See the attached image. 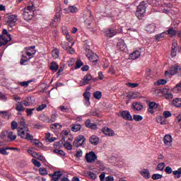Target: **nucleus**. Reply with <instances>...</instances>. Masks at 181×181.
Listing matches in <instances>:
<instances>
[{
    "mask_svg": "<svg viewBox=\"0 0 181 181\" xmlns=\"http://www.w3.org/2000/svg\"><path fill=\"white\" fill-rule=\"evenodd\" d=\"M86 177H90V179H93V180H95V179H97V175H95V173H94L91 171L86 173Z\"/></svg>",
    "mask_w": 181,
    "mask_h": 181,
    "instance_id": "nucleus-43",
    "label": "nucleus"
},
{
    "mask_svg": "<svg viewBox=\"0 0 181 181\" xmlns=\"http://www.w3.org/2000/svg\"><path fill=\"white\" fill-rule=\"evenodd\" d=\"M28 153H30V155L33 156V158H34L35 159H45L42 154L39 153H36L32 150H28Z\"/></svg>",
    "mask_w": 181,
    "mask_h": 181,
    "instance_id": "nucleus-20",
    "label": "nucleus"
},
{
    "mask_svg": "<svg viewBox=\"0 0 181 181\" xmlns=\"http://www.w3.org/2000/svg\"><path fill=\"white\" fill-rule=\"evenodd\" d=\"M90 97H91V93H90V91H86L83 93V98L85 100V104L86 105H90Z\"/></svg>",
    "mask_w": 181,
    "mask_h": 181,
    "instance_id": "nucleus-24",
    "label": "nucleus"
},
{
    "mask_svg": "<svg viewBox=\"0 0 181 181\" xmlns=\"http://www.w3.org/2000/svg\"><path fill=\"white\" fill-rule=\"evenodd\" d=\"M77 12H78V8L74 6L64 8V13H77Z\"/></svg>",
    "mask_w": 181,
    "mask_h": 181,
    "instance_id": "nucleus-12",
    "label": "nucleus"
},
{
    "mask_svg": "<svg viewBox=\"0 0 181 181\" xmlns=\"http://www.w3.org/2000/svg\"><path fill=\"white\" fill-rule=\"evenodd\" d=\"M117 47L121 52H125L127 50V45L124 40H119L117 42Z\"/></svg>",
    "mask_w": 181,
    "mask_h": 181,
    "instance_id": "nucleus-13",
    "label": "nucleus"
},
{
    "mask_svg": "<svg viewBox=\"0 0 181 181\" xmlns=\"http://www.w3.org/2000/svg\"><path fill=\"white\" fill-rule=\"evenodd\" d=\"M121 115L124 119H126V121H134L131 113H129L128 110L122 111Z\"/></svg>",
    "mask_w": 181,
    "mask_h": 181,
    "instance_id": "nucleus-11",
    "label": "nucleus"
},
{
    "mask_svg": "<svg viewBox=\"0 0 181 181\" xmlns=\"http://www.w3.org/2000/svg\"><path fill=\"white\" fill-rule=\"evenodd\" d=\"M32 83V81H23V82H18L19 86H21V87H29V84Z\"/></svg>",
    "mask_w": 181,
    "mask_h": 181,
    "instance_id": "nucleus-51",
    "label": "nucleus"
},
{
    "mask_svg": "<svg viewBox=\"0 0 181 181\" xmlns=\"http://www.w3.org/2000/svg\"><path fill=\"white\" fill-rule=\"evenodd\" d=\"M173 105L174 107H181V98H175L173 100Z\"/></svg>",
    "mask_w": 181,
    "mask_h": 181,
    "instance_id": "nucleus-41",
    "label": "nucleus"
},
{
    "mask_svg": "<svg viewBox=\"0 0 181 181\" xmlns=\"http://www.w3.org/2000/svg\"><path fill=\"white\" fill-rule=\"evenodd\" d=\"M83 22L87 29H91L93 28V23L94 22V17L91 14V11H87L83 14Z\"/></svg>",
    "mask_w": 181,
    "mask_h": 181,
    "instance_id": "nucleus-2",
    "label": "nucleus"
},
{
    "mask_svg": "<svg viewBox=\"0 0 181 181\" xmlns=\"http://www.w3.org/2000/svg\"><path fill=\"white\" fill-rule=\"evenodd\" d=\"M176 47H177V43L173 42L171 47V56L172 57H176L177 54V50Z\"/></svg>",
    "mask_w": 181,
    "mask_h": 181,
    "instance_id": "nucleus-28",
    "label": "nucleus"
},
{
    "mask_svg": "<svg viewBox=\"0 0 181 181\" xmlns=\"http://www.w3.org/2000/svg\"><path fill=\"white\" fill-rule=\"evenodd\" d=\"M93 97L96 100H101V97H103V93L101 91L98 90L93 93Z\"/></svg>",
    "mask_w": 181,
    "mask_h": 181,
    "instance_id": "nucleus-46",
    "label": "nucleus"
},
{
    "mask_svg": "<svg viewBox=\"0 0 181 181\" xmlns=\"http://www.w3.org/2000/svg\"><path fill=\"white\" fill-rule=\"evenodd\" d=\"M86 145V137L83 135L76 136L74 141L73 146L75 148H84Z\"/></svg>",
    "mask_w": 181,
    "mask_h": 181,
    "instance_id": "nucleus-6",
    "label": "nucleus"
},
{
    "mask_svg": "<svg viewBox=\"0 0 181 181\" xmlns=\"http://www.w3.org/2000/svg\"><path fill=\"white\" fill-rule=\"evenodd\" d=\"M40 121H42V122H45L47 124H49V117L48 116H46L45 115H41L39 116Z\"/></svg>",
    "mask_w": 181,
    "mask_h": 181,
    "instance_id": "nucleus-44",
    "label": "nucleus"
},
{
    "mask_svg": "<svg viewBox=\"0 0 181 181\" xmlns=\"http://www.w3.org/2000/svg\"><path fill=\"white\" fill-rule=\"evenodd\" d=\"M165 163H160L157 165L156 170H160L161 172L165 169Z\"/></svg>",
    "mask_w": 181,
    "mask_h": 181,
    "instance_id": "nucleus-54",
    "label": "nucleus"
},
{
    "mask_svg": "<svg viewBox=\"0 0 181 181\" xmlns=\"http://www.w3.org/2000/svg\"><path fill=\"white\" fill-rule=\"evenodd\" d=\"M162 177H163V175L160 174H153L152 175L153 180H158L159 179H162Z\"/></svg>",
    "mask_w": 181,
    "mask_h": 181,
    "instance_id": "nucleus-55",
    "label": "nucleus"
},
{
    "mask_svg": "<svg viewBox=\"0 0 181 181\" xmlns=\"http://www.w3.org/2000/svg\"><path fill=\"white\" fill-rule=\"evenodd\" d=\"M173 139L170 134H166L163 138V143L167 146V148H170L172 146V142Z\"/></svg>",
    "mask_w": 181,
    "mask_h": 181,
    "instance_id": "nucleus-8",
    "label": "nucleus"
},
{
    "mask_svg": "<svg viewBox=\"0 0 181 181\" xmlns=\"http://www.w3.org/2000/svg\"><path fill=\"white\" fill-rule=\"evenodd\" d=\"M148 107L150 110H156V108H158V104L155 102H151L148 104Z\"/></svg>",
    "mask_w": 181,
    "mask_h": 181,
    "instance_id": "nucleus-53",
    "label": "nucleus"
},
{
    "mask_svg": "<svg viewBox=\"0 0 181 181\" xmlns=\"http://www.w3.org/2000/svg\"><path fill=\"white\" fill-rule=\"evenodd\" d=\"M166 83H168V81H166L165 79H159L158 81H157L156 84L157 86H165Z\"/></svg>",
    "mask_w": 181,
    "mask_h": 181,
    "instance_id": "nucleus-57",
    "label": "nucleus"
},
{
    "mask_svg": "<svg viewBox=\"0 0 181 181\" xmlns=\"http://www.w3.org/2000/svg\"><path fill=\"white\" fill-rule=\"evenodd\" d=\"M85 125L87 128H90V129H97V124L95 123H91V120L87 119L85 122Z\"/></svg>",
    "mask_w": 181,
    "mask_h": 181,
    "instance_id": "nucleus-23",
    "label": "nucleus"
},
{
    "mask_svg": "<svg viewBox=\"0 0 181 181\" xmlns=\"http://www.w3.org/2000/svg\"><path fill=\"white\" fill-rule=\"evenodd\" d=\"M173 175H174L176 179H180L181 177V167L179 168L177 170L173 171Z\"/></svg>",
    "mask_w": 181,
    "mask_h": 181,
    "instance_id": "nucleus-37",
    "label": "nucleus"
},
{
    "mask_svg": "<svg viewBox=\"0 0 181 181\" xmlns=\"http://www.w3.org/2000/svg\"><path fill=\"white\" fill-rule=\"evenodd\" d=\"M167 35H169L170 37H173V36H176L177 35V30H175L173 27L169 28L165 31Z\"/></svg>",
    "mask_w": 181,
    "mask_h": 181,
    "instance_id": "nucleus-27",
    "label": "nucleus"
},
{
    "mask_svg": "<svg viewBox=\"0 0 181 181\" xmlns=\"http://www.w3.org/2000/svg\"><path fill=\"white\" fill-rule=\"evenodd\" d=\"M92 79L93 76H91V74H87L81 81V84H82V86H87V84L90 83V81H91Z\"/></svg>",
    "mask_w": 181,
    "mask_h": 181,
    "instance_id": "nucleus-9",
    "label": "nucleus"
},
{
    "mask_svg": "<svg viewBox=\"0 0 181 181\" xmlns=\"http://www.w3.org/2000/svg\"><path fill=\"white\" fill-rule=\"evenodd\" d=\"M32 163H33V165L36 166V168H40V166H42V164H40V162H39L36 159H32Z\"/></svg>",
    "mask_w": 181,
    "mask_h": 181,
    "instance_id": "nucleus-59",
    "label": "nucleus"
},
{
    "mask_svg": "<svg viewBox=\"0 0 181 181\" xmlns=\"http://www.w3.org/2000/svg\"><path fill=\"white\" fill-rule=\"evenodd\" d=\"M141 56V52L136 50L129 55L130 60H136Z\"/></svg>",
    "mask_w": 181,
    "mask_h": 181,
    "instance_id": "nucleus-22",
    "label": "nucleus"
},
{
    "mask_svg": "<svg viewBox=\"0 0 181 181\" xmlns=\"http://www.w3.org/2000/svg\"><path fill=\"white\" fill-rule=\"evenodd\" d=\"M64 146L66 149H67L68 151H71L73 149V146L71 145V144H70V142L66 141L64 144Z\"/></svg>",
    "mask_w": 181,
    "mask_h": 181,
    "instance_id": "nucleus-52",
    "label": "nucleus"
},
{
    "mask_svg": "<svg viewBox=\"0 0 181 181\" xmlns=\"http://www.w3.org/2000/svg\"><path fill=\"white\" fill-rule=\"evenodd\" d=\"M7 138L10 139V141H15V139H16V135H13V132H9L7 134Z\"/></svg>",
    "mask_w": 181,
    "mask_h": 181,
    "instance_id": "nucleus-49",
    "label": "nucleus"
},
{
    "mask_svg": "<svg viewBox=\"0 0 181 181\" xmlns=\"http://www.w3.org/2000/svg\"><path fill=\"white\" fill-rule=\"evenodd\" d=\"M156 30V23L148 24L146 27V31L148 32V33H153V32H155Z\"/></svg>",
    "mask_w": 181,
    "mask_h": 181,
    "instance_id": "nucleus-18",
    "label": "nucleus"
},
{
    "mask_svg": "<svg viewBox=\"0 0 181 181\" xmlns=\"http://www.w3.org/2000/svg\"><path fill=\"white\" fill-rule=\"evenodd\" d=\"M141 176L144 177V179H149L151 177V174L149 173V170L147 169L143 170V171L141 172Z\"/></svg>",
    "mask_w": 181,
    "mask_h": 181,
    "instance_id": "nucleus-34",
    "label": "nucleus"
},
{
    "mask_svg": "<svg viewBox=\"0 0 181 181\" xmlns=\"http://www.w3.org/2000/svg\"><path fill=\"white\" fill-rule=\"evenodd\" d=\"M35 13L32 11L29 12H23V16L25 19V21H30L33 18V15Z\"/></svg>",
    "mask_w": 181,
    "mask_h": 181,
    "instance_id": "nucleus-26",
    "label": "nucleus"
},
{
    "mask_svg": "<svg viewBox=\"0 0 181 181\" xmlns=\"http://www.w3.org/2000/svg\"><path fill=\"white\" fill-rule=\"evenodd\" d=\"M33 111H35V108H26L25 112L27 114V117H32L33 115Z\"/></svg>",
    "mask_w": 181,
    "mask_h": 181,
    "instance_id": "nucleus-50",
    "label": "nucleus"
},
{
    "mask_svg": "<svg viewBox=\"0 0 181 181\" xmlns=\"http://www.w3.org/2000/svg\"><path fill=\"white\" fill-rule=\"evenodd\" d=\"M29 132V128L25 127V129H18V135L23 139H27L28 141H32L33 136Z\"/></svg>",
    "mask_w": 181,
    "mask_h": 181,
    "instance_id": "nucleus-3",
    "label": "nucleus"
},
{
    "mask_svg": "<svg viewBox=\"0 0 181 181\" xmlns=\"http://www.w3.org/2000/svg\"><path fill=\"white\" fill-rule=\"evenodd\" d=\"M49 128L51 129H60L63 128V126L59 123H54L50 124Z\"/></svg>",
    "mask_w": 181,
    "mask_h": 181,
    "instance_id": "nucleus-42",
    "label": "nucleus"
},
{
    "mask_svg": "<svg viewBox=\"0 0 181 181\" xmlns=\"http://www.w3.org/2000/svg\"><path fill=\"white\" fill-rule=\"evenodd\" d=\"M52 55L54 59H57L59 57V49L52 50Z\"/></svg>",
    "mask_w": 181,
    "mask_h": 181,
    "instance_id": "nucleus-58",
    "label": "nucleus"
},
{
    "mask_svg": "<svg viewBox=\"0 0 181 181\" xmlns=\"http://www.w3.org/2000/svg\"><path fill=\"white\" fill-rule=\"evenodd\" d=\"M0 117H2L5 119H9V118L11 117V116L9 115V113L7 111H1Z\"/></svg>",
    "mask_w": 181,
    "mask_h": 181,
    "instance_id": "nucleus-45",
    "label": "nucleus"
},
{
    "mask_svg": "<svg viewBox=\"0 0 181 181\" xmlns=\"http://www.w3.org/2000/svg\"><path fill=\"white\" fill-rule=\"evenodd\" d=\"M16 110L18 111V112H22V111L25 110V107L21 102H18V103L16 104Z\"/></svg>",
    "mask_w": 181,
    "mask_h": 181,
    "instance_id": "nucleus-33",
    "label": "nucleus"
},
{
    "mask_svg": "<svg viewBox=\"0 0 181 181\" xmlns=\"http://www.w3.org/2000/svg\"><path fill=\"white\" fill-rule=\"evenodd\" d=\"M75 156L76 158H82L83 157V151H81V150L76 151Z\"/></svg>",
    "mask_w": 181,
    "mask_h": 181,
    "instance_id": "nucleus-64",
    "label": "nucleus"
},
{
    "mask_svg": "<svg viewBox=\"0 0 181 181\" xmlns=\"http://www.w3.org/2000/svg\"><path fill=\"white\" fill-rule=\"evenodd\" d=\"M151 92L153 93V95L158 97L160 94V93H163V90L152 88Z\"/></svg>",
    "mask_w": 181,
    "mask_h": 181,
    "instance_id": "nucleus-48",
    "label": "nucleus"
},
{
    "mask_svg": "<svg viewBox=\"0 0 181 181\" xmlns=\"http://www.w3.org/2000/svg\"><path fill=\"white\" fill-rule=\"evenodd\" d=\"M156 121L158 124H160L161 125H166V120H165V117L162 116L157 117Z\"/></svg>",
    "mask_w": 181,
    "mask_h": 181,
    "instance_id": "nucleus-39",
    "label": "nucleus"
},
{
    "mask_svg": "<svg viewBox=\"0 0 181 181\" xmlns=\"http://www.w3.org/2000/svg\"><path fill=\"white\" fill-rule=\"evenodd\" d=\"M2 36H5V37H7V38H6V39H7V40L8 42H11V40H12V38L11 37V34H9L8 33V30H6V29H4L3 30V31H2Z\"/></svg>",
    "mask_w": 181,
    "mask_h": 181,
    "instance_id": "nucleus-40",
    "label": "nucleus"
},
{
    "mask_svg": "<svg viewBox=\"0 0 181 181\" xmlns=\"http://www.w3.org/2000/svg\"><path fill=\"white\" fill-rule=\"evenodd\" d=\"M16 22H18V16L10 15L7 17L6 25H7L10 32L12 31V28L13 26H16Z\"/></svg>",
    "mask_w": 181,
    "mask_h": 181,
    "instance_id": "nucleus-5",
    "label": "nucleus"
},
{
    "mask_svg": "<svg viewBox=\"0 0 181 181\" xmlns=\"http://www.w3.org/2000/svg\"><path fill=\"white\" fill-rule=\"evenodd\" d=\"M46 107H47V104H42L41 105H39L37 107V111H43V110H45V108H46Z\"/></svg>",
    "mask_w": 181,
    "mask_h": 181,
    "instance_id": "nucleus-62",
    "label": "nucleus"
},
{
    "mask_svg": "<svg viewBox=\"0 0 181 181\" xmlns=\"http://www.w3.org/2000/svg\"><path fill=\"white\" fill-rule=\"evenodd\" d=\"M23 12H35L36 11V8H35V4L33 3L30 4L28 6H27L25 8L23 9Z\"/></svg>",
    "mask_w": 181,
    "mask_h": 181,
    "instance_id": "nucleus-19",
    "label": "nucleus"
},
{
    "mask_svg": "<svg viewBox=\"0 0 181 181\" xmlns=\"http://www.w3.org/2000/svg\"><path fill=\"white\" fill-rule=\"evenodd\" d=\"M102 132H103V134H105V135H107V136H114V135H115L114 131L108 127L103 128Z\"/></svg>",
    "mask_w": 181,
    "mask_h": 181,
    "instance_id": "nucleus-16",
    "label": "nucleus"
},
{
    "mask_svg": "<svg viewBox=\"0 0 181 181\" xmlns=\"http://www.w3.org/2000/svg\"><path fill=\"white\" fill-rule=\"evenodd\" d=\"M71 129L73 132H78L81 129V125L78 124H73Z\"/></svg>",
    "mask_w": 181,
    "mask_h": 181,
    "instance_id": "nucleus-38",
    "label": "nucleus"
},
{
    "mask_svg": "<svg viewBox=\"0 0 181 181\" xmlns=\"http://www.w3.org/2000/svg\"><path fill=\"white\" fill-rule=\"evenodd\" d=\"M122 32V27L117 25L113 28H109L105 30L104 35L106 36V37H114L116 35H118V33H121Z\"/></svg>",
    "mask_w": 181,
    "mask_h": 181,
    "instance_id": "nucleus-1",
    "label": "nucleus"
},
{
    "mask_svg": "<svg viewBox=\"0 0 181 181\" xmlns=\"http://www.w3.org/2000/svg\"><path fill=\"white\" fill-rule=\"evenodd\" d=\"M50 70L57 71L59 70V64L56 62H52L49 66Z\"/></svg>",
    "mask_w": 181,
    "mask_h": 181,
    "instance_id": "nucleus-32",
    "label": "nucleus"
},
{
    "mask_svg": "<svg viewBox=\"0 0 181 181\" xmlns=\"http://www.w3.org/2000/svg\"><path fill=\"white\" fill-rule=\"evenodd\" d=\"M89 142L91 145H98V142H100V139L97 137V136H92L89 138Z\"/></svg>",
    "mask_w": 181,
    "mask_h": 181,
    "instance_id": "nucleus-25",
    "label": "nucleus"
},
{
    "mask_svg": "<svg viewBox=\"0 0 181 181\" xmlns=\"http://www.w3.org/2000/svg\"><path fill=\"white\" fill-rule=\"evenodd\" d=\"M97 155H95V153L94 151H90L89 153H87L85 156V159H97Z\"/></svg>",
    "mask_w": 181,
    "mask_h": 181,
    "instance_id": "nucleus-29",
    "label": "nucleus"
},
{
    "mask_svg": "<svg viewBox=\"0 0 181 181\" xmlns=\"http://www.w3.org/2000/svg\"><path fill=\"white\" fill-rule=\"evenodd\" d=\"M179 70H181L180 66H172L169 71L170 76H175Z\"/></svg>",
    "mask_w": 181,
    "mask_h": 181,
    "instance_id": "nucleus-21",
    "label": "nucleus"
},
{
    "mask_svg": "<svg viewBox=\"0 0 181 181\" xmlns=\"http://www.w3.org/2000/svg\"><path fill=\"white\" fill-rule=\"evenodd\" d=\"M168 91L166 88L163 89V94H164L165 100H172L173 98V94L168 93Z\"/></svg>",
    "mask_w": 181,
    "mask_h": 181,
    "instance_id": "nucleus-31",
    "label": "nucleus"
},
{
    "mask_svg": "<svg viewBox=\"0 0 181 181\" xmlns=\"http://www.w3.org/2000/svg\"><path fill=\"white\" fill-rule=\"evenodd\" d=\"M133 119H134V121H142V119H144V117L139 115H133Z\"/></svg>",
    "mask_w": 181,
    "mask_h": 181,
    "instance_id": "nucleus-56",
    "label": "nucleus"
},
{
    "mask_svg": "<svg viewBox=\"0 0 181 181\" xmlns=\"http://www.w3.org/2000/svg\"><path fill=\"white\" fill-rule=\"evenodd\" d=\"M28 128V124L25 122V117H22L20 122V127L18 129H25Z\"/></svg>",
    "mask_w": 181,
    "mask_h": 181,
    "instance_id": "nucleus-47",
    "label": "nucleus"
},
{
    "mask_svg": "<svg viewBox=\"0 0 181 181\" xmlns=\"http://www.w3.org/2000/svg\"><path fill=\"white\" fill-rule=\"evenodd\" d=\"M8 39L4 35H0V47L1 46H5L8 43Z\"/></svg>",
    "mask_w": 181,
    "mask_h": 181,
    "instance_id": "nucleus-36",
    "label": "nucleus"
},
{
    "mask_svg": "<svg viewBox=\"0 0 181 181\" xmlns=\"http://www.w3.org/2000/svg\"><path fill=\"white\" fill-rule=\"evenodd\" d=\"M17 148L13 147H4L0 148V153L1 155H9L8 151H16Z\"/></svg>",
    "mask_w": 181,
    "mask_h": 181,
    "instance_id": "nucleus-15",
    "label": "nucleus"
},
{
    "mask_svg": "<svg viewBox=\"0 0 181 181\" xmlns=\"http://www.w3.org/2000/svg\"><path fill=\"white\" fill-rule=\"evenodd\" d=\"M145 12H146V1H141L137 6L136 16H137L139 19H142L145 16Z\"/></svg>",
    "mask_w": 181,
    "mask_h": 181,
    "instance_id": "nucleus-4",
    "label": "nucleus"
},
{
    "mask_svg": "<svg viewBox=\"0 0 181 181\" xmlns=\"http://www.w3.org/2000/svg\"><path fill=\"white\" fill-rule=\"evenodd\" d=\"M59 115L57 113H52L51 115V117H49V124H52V122H56V119H57Z\"/></svg>",
    "mask_w": 181,
    "mask_h": 181,
    "instance_id": "nucleus-35",
    "label": "nucleus"
},
{
    "mask_svg": "<svg viewBox=\"0 0 181 181\" xmlns=\"http://www.w3.org/2000/svg\"><path fill=\"white\" fill-rule=\"evenodd\" d=\"M49 176H52V179L50 181H59L60 177L63 176L62 171H54L53 174H49Z\"/></svg>",
    "mask_w": 181,
    "mask_h": 181,
    "instance_id": "nucleus-10",
    "label": "nucleus"
},
{
    "mask_svg": "<svg viewBox=\"0 0 181 181\" xmlns=\"http://www.w3.org/2000/svg\"><path fill=\"white\" fill-rule=\"evenodd\" d=\"M40 175H41L42 176H45V175H47V170H46V168H40Z\"/></svg>",
    "mask_w": 181,
    "mask_h": 181,
    "instance_id": "nucleus-61",
    "label": "nucleus"
},
{
    "mask_svg": "<svg viewBox=\"0 0 181 181\" xmlns=\"http://www.w3.org/2000/svg\"><path fill=\"white\" fill-rule=\"evenodd\" d=\"M35 47H36L35 45H32L30 47H27V51L25 52V54L28 56V57H31L32 59L33 56L36 54V51L35 50L30 51V50L35 49Z\"/></svg>",
    "mask_w": 181,
    "mask_h": 181,
    "instance_id": "nucleus-14",
    "label": "nucleus"
},
{
    "mask_svg": "<svg viewBox=\"0 0 181 181\" xmlns=\"http://www.w3.org/2000/svg\"><path fill=\"white\" fill-rule=\"evenodd\" d=\"M165 35H166V31L163 32L160 34L156 35L154 37L156 42H160V40H162V39L165 37Z\"/></svg>",
    "mask_w": 181,
    "mask_h": 181,
    "instance_id": "nucleus-30",
    "label": "nucleus"
},
{
    "mask_svg": "<svg viewBox=\"0 0 181 181\" xmlns=\"http://www.w3.org/2000/svg\"><path fill=\"white\" fill-rule=\"evenodd\" d=\"M62 16H60V13H56L54 17V22H59L60 21Z\"/></svg>",
    "mask_w": 181,
    "mask_h": 181,
    "instance_id": "nucleus-63",
    "label": "nucleus"
},
{
    "mask_svg": "<svg viewBox=\"0 0 181 181\" xmlns=\"http://www.w3.org/2000/svg\"><path fill=\"white\" fill-rule=\"evenodd\" d=\"M132 107L134 111H141L144 108V105L139 102H133Z\"/></svg>",
    "mask_w": 181,
    "mask_h": 181,
    "instance_id": "nucleus-17",
    "label": "nucleus"
},
{
    "mask_svg": "<svg viewBox=\"0 0 181 181\" xmlns=\"http://www.w3.org/2000/svg\"><path fill=\"white\" fill-rule=\"evenodd\" d=\"M86 57H88V60H90L93 63H95V62H98V55L93 52V51H91L90 49L87 50Z\"/></svg>",
    "mask_w": 181,
    "mask_h": 181,
    "instance_id": "nucleus-7",
    "label": "nucleus"
},
{
    "mask_svg": "<svg viewBox=\"0 0 181 181\" xmlns=\"http://www.w3.org/2000/svg\"><path fill=\"white\" fill-rule=\"evenodd\" d=\"M83 64H84L83 63V62H81V60L78 59L76 62V66L75 69H80V67H81V66H83Z\"/></svg>",
    "mask_w": 181,
    "mask_h": 181,
    "instance_id": "nucleus-60",
    "label": "nucleus"
}]
</instances>
